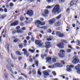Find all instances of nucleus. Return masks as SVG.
Segmentation results:
<instances>
[{"label":"nucleus","mask_w":80,"mask_h":80,"mask_svg":"<svg viewBox=\"0 0 80 80\" xmlns=\"http://www.w3.org/2000/svg\"><path fill=\"white\" fill-rule=\"evenodd\" d=\"M64 44L62 42H60L59 44L57 45V46L59 48H64Z\"/></svg>","instance_id":"obj_8"},{"label":"nucleus","mask_w":80,"mask_h":80,"mask_svg":"<svg viewBox=\"0 0 80 80\" xmlns=\"http://www.w3.org/2000/svg\"><path fill=\"white\" fill-rule=\"evenodd\" d=\"M74 3H75V2H73V1L72 0V1L70 3V7H72V6H73V5H74Z\"/></svg>","instance_id":"obj_30"},{"label":"nucleus","mask_w":80,"mask_h":80,"mask_svg":"<svg viewBox=\"0 0 80 80\" xmlns=\"http://www.w3.org/2000/svg\"><path fill=\"white\" fill-rule=\"evenodd\" d=\"M5 48H7L8 52H9V46L8 44H6Z\"/></svg>","instance_id":"obj_28"},{"label":"nucleus","mask_w":80,"mask_h":80,"mask_svg":"<svg viewBox=\"0 0 80 80\" xmlns=\"http://www.w3.org/2000/svg\"><path fill=\"white\" fill-rule=\"evenodd\" d=\"M60 25V22H58L55 24V26L56 27H58V26H59Z\"/></svg>","instance_id":"obj_29"},{"label":"nucleus","mask_w":80,"mask_h":80,"mask_svg":"<svg viewBox=\"0 0 80 80\" xmlns=\"http://www.w3.org/2000/svg\"><path fill=\"white\" fill-rule=\"evenodd\" d=\"M69 10H70V8H68L66 10V12H69Z\"/></svg>","instance_id":"obj_62"},{"label":"nucleus","mask_w":80,"mask_h":80,"mask_svg":"<svg viewBox=\"0 0 80 80\" xmlns=\"http://www.w3.org/2000/svg\"><path fill=\"white\" fill-rule=\"evenodd\" d=\"M58 11H59V5H56L52 10V12L54 14Z\"/></svg>","instance_id":"obj_1"},{"label":"nucleus","mask_w":80,"mask_h":80,"mask_svg":"<svg viewBox=\"0 0 80 80\" xmlns=\"http://www.w3.org/2000/svg\"><path fill=\"white\" fill-rule=\"evenodd\" d=\"M16 53L17 55H21V54H20V52L19 51H17L16 52Z\"/></svg>","instance_id":"obj_35"},{"label":"nucleus","mask_w":80,"mask_h":80,"mask_svg":"<svg viewBox=\"0 0 80 80\" xmlns=\"http://www.w3.org/2000/svg\"><path fill=\"white\" fill-rule=\"evenodd\" d=\"M52 40L51 38H47V40L48 41H51Z\"/></svg>","instance_id":"obj_49"},{"label":"nucleus","mask_w":80,"mask_h":80,"mask_svg":"<svg viewBox=\"0 0 80 80\" xmlns=\"http://www.w3.org/2000/svg\"><path fill=\"white\" fill-rule=\"evenodd\" d=\"M71 51H72V50L70 49H68L66 50L67 53H70L71 52Z\"/></svg>","instance_id":"obj_27"},{"label":"nucleus","mask_w":80,"mask_h":80,"mask_svg":"<svg viewBox=\"0 0 80 80\" xmlns=\"http://www.w3.org/2000/svg\"><path fill=\"white\" fill-rule=\"evenodd\" d=\"M55 19L54 18L48 21V23H49V24H50V25H52V24L54 23H55Z\"/></svg>","instance_id":"obj_11"},{"label":"nucleus","mask_w":80,"mask_h":80,"mask_svg":"<svg viewBox=\"0 0 80 80\" xmlns=\"http://www.w3.org/2000/svg\"><path fill=\"white\" fill-rule=\"evenodd\" d=\"M51 43L50 42H47L45 43L46 46H45V48H48L50 47V44Z\"/></svg>","instance_id":"obj_13"},{"label":"nucleus","mask_w":80,"mask_h":80,"mask_svg":"<svg viewBox=\"0 0 80 80\" xmlns=\"http://www.w3.org/2000/svg\"><path fill=\"white\" fill-rule=\"evenodd\" d=\"M22 51L24 52V55H26V57H28V56H29V54L28 53V52H27V51L25 50V49H23Z\"/></svg>","instance_id":"obj_15"},{"label":"nucleus","mask_w":80,"mask_h":80,"mask_svg":"<svg viewBox=\"0 0 80 80\" xmlns=\"http://www.w3.org/2000/svg\"><path fill=\"white\" fill-rule=\"evenodd\" d=\"M32 60H33V59H32V58L29 59V61L30 62H31Z\"/></svg>","instance_id":"obj_64"},{"label":"nucleus","mask_w":80,"mask_h":80,"mask_svg":"<svg viewBox=\"0 0 80 80\" xmlns=\"http://www.w3.org/2000/svg\"><path fill=\"white\" fill-rule=\"evenodd\" d=\"M41 58L42 59H44V55L43 54H42L41 55Z\"/></svg>","instance_id":"obj_46"},{"label":"nucleus","mask_w":80,"mask_h":80,"mask_svg":"<svg viewBox=\"0 0 80 80\" xmlns=\"http://www.w3.org/2000/svg\"><path fill=\"white\" fill-rule=\"evenodd\" d=\"M19 60H22V58L20 57H19L18 58Z\"/></svg>","instance_id":"obj_63"},{"label":"nucleus","mask_w":80,"mask_h":80,"mask_svg":"<svg viewBox=\"0 0 80 80\" xmlns=\"http://www.w3.org/2000/svg\"><path fill=\"white\" fill-rule=\"evenodd\" d=\"M18 24V22L17 21H15V22L12 23L11 25L10 26L12 27V26H16V25H17Z\"/></svg>","instance_id":"obj_14"},{"label":"nucleus","mask_w":80,"mask_h":80,"mask_svg":"<svg viewBox=\"0 0 80 80\" xmlns=\"http://www.w3.org/2000/svg\"><path fill=\"white\" fill-rule=\"evenodd\" d=\"M27 14L29 17H32L33 15V12L32 10H29L27 12Z\"/></svg>","instance_id":"obj_7"},{"label":"nucleus","mask_w":80,"mask_h":80,"mask_svg":"<svg viewBox=\"0 0 80 80\" xmlns=\"http://www.w3.org/2000/svg\"><path fill=\"white\" fill-rule=\"evenodd\" d=\"M4 77L6 78H8V74L6 73L5 74Z\"/></svg>","instance_id":"obj_39"},{"label":"nucleus","mask_w":80,"mask_h":80,"mask_svg":"<svg viewBox=\"0 0 80 80\" xmlns=\"http://www.w3.org/2000/svg\"><path fill=\"white\" fill-rule=\"evenodd\" d=\"M6 67L7 69H8L9 71H10V72H11L12 74H13V71H12V69L10 67V65H8V64H7L6 66Z\"/></svg>","instance_id":"obj_9"},{"label":"nucleus","mask_w":80,"mask_h":80,"mask_svg":"<svg viewBox=\"0 0 80 80\" xmlns=\"http://www.w3.org/2000/svg\"><path fill=\"white\" fill-rule=\"evenodd\" d=\"M52 62H56V59L55 58H53L52 59Z\"/></svg>","instance_id":"obj_43"},{"label":"nucleus","mask_w":80,"mask_h":80,"mask_svg":"<svg viewBox=\"0 0 80 80\" xmlns=\"http://www.w3.org/2000/svg\"><path fill=\"white\" fill-rule=\"evenodd\" d=\"M48 33H51L52 32V30L50 29H48Z\"/></svg>","instance_id":"obj_44"},{"label":"nucleus","mask_w":80,"mask_h":80,"mask_svg":"<svg viewBox=\"0 0 80 80\" xmlns=\"http://www.w3.org/2000/svg\"><path fill=\"white\" fill-rule=\"evenodd\" d=\"M26 39L28 40H30V37L29 36H28L26 38Z\"/></svg>","instance_id":"obj_58"},{"label":"nucleus","mask_w":80,"mask_h":80,"mask_svg":"<svg viewBox=\"0 0 80 80\" xmlns=\"http://www.w3.org/2000/svg\"><path fill=\"white\" fill-rule=\"evenodd\" d=\"M49 70H48L47 71H45L43 72V76L44 78H46L47 76H49L50 74L48 72H49Z\"/></svg>","instance_id":"obj_5"},{"label":"nucleus","mask_w":80,"mask_h":80,"mask_svg":"<svg viewBox=\"0 0 80 80\" xmlns=\"http://www.w3.org/2000/svg\"><path fill=\"white\" fill-rule=\"evenodd\" d=\"M41 43V41L38 40H37L35 41V43L36 45H40V43Z\"/></svg>","instance_id":"obj_18"},{"label":"nucleus","mask_w":80,"mask_h":80,"mask_svg":"<svg viewBox=\"0 0 80 80\" xmlns=\"http://www.w3.org/2000/svg\"><path fill=\"white\" fill-rule=\"evenodd\" d=\"M52 73L53 74V75H54V76H55L57 75V73H56V72H55V71L52 72Z\"/></svg>","instance_id":"obj_40"},{"label":"nucleus","mask_w":80,"mask_h":80,"mask_svg":"<svg viewBox=\"0 0 80 80\" xmlns=\"http://www.w3.org/2000/svg\"><path fill=\"white\" fill-rule=\"evenodd\" d=\"M78 57L74 56L73 57V58L74 59L72 61V62L74 64H76L77 63L79 62V59H77Z\"/></svg>","instance_id":"obj_4"},{"label":"nucleus","mask_w":80,"mask_h":80,"mask_svg":"<svg viewBox=\"0 0 80 80\" xmlns=\"http://www.w3.org/2000/svg\"><path fill=\"white\" fill-rule=\"evenodd\" d=\"M77 73H78L80 74V69L77 70Z\"/></svg>","instance_id":"obj_59"},{"label":"nucleus","mask_w":80,"mask_h":80,"mask_svg":"<svg viewBox=\"0 0 80 80\" xmlns=\"http://www.w3.org/2000/svg\"><path fill=\"white\" fill-rule=\"evenodd\" d=\"M61 63L62 64H63V65L65 64V62H64V61H61Z\"/></svg>","instance_id":"obj_52"},{"label":"nucleus","mask_w":80,"mask_h":80,"mask_svg":"<svg viewBox=\"0 0 80 80\" xmlns=\"http://www.w3.org/2000/svg\"><path fill=\"white\" fill-rule=\"evenodd\" d=\"M26 67H27V64L25 63L24 64V69H26Z\"/></svg>","instance_id":"obj_54"},{"label":"nucleus","mask_w":80,"mask_h":80,"mask_svg":"<svg viewBox=\"0 0 80 80\" xmlns=\"http://www.w3.org/2000/svg\"><path fill=\"white\" fill-rule=\"evenodd\" d=\"M61 17V15H59L58 17H56V19H59Z\"/></svg>","instance_id":"obj_41"},{"label":"nucleus","mask_w":80,"mask_h":80,"mask_svg":"<svg viewBox=\"0 0 80 80\" xmlns=\"http://www.w3.org/2000/svg\"><path fill=\"white\" fill-rule=\"evenodd\" d=\"M52 58L50 57H48L47 58H46V63H49L50 64H51L52 63Z\"/></svg>","instance_id":"obj_10"},{"label":"nucleus","mask_w":80,"mask_h":80,"mask_svg":"<svg viewBox=\"0 0 80 80\" xmlns=\"http://www.w3.org/2000/svg\"><path fill=\"white\" fill-rule=\"evenodd\" d=\"M40 25H45V22H42L41 21V22H40Z\"/></svg>","instance_id":"obj_33"},{"label":"nucleus","mask_w":80,"mask_h":80,"mask_svg":"<svg viewBox=\"0 0 80 80\" xmlns=\"http://www.w3.org/2000/svg\"><path fill=\"white\" fill-rule=\"evenodd\" d=\"M74 66L73 65H68L66 66V67L67 68V69H66L67 71V72H72V69L71 68H73Z\"/></svg>","instance_id":"obj_2"},{"label":"nucleus","mask_w":80,"mask_h":80,"mask_svg":"<svg viewBox=\"0 0 80 80\" xmlns=\"http://www.w3.org/2000/svg\"><path fill=\"white\" fill-rule=\"evenodd\" d=\"M54 65L56 67H62V65L58 62L55 63Z\"/></svg>","instance_id":"obj_17"},{"label":"nucleus","mask_w":80,"mask_h":80,"mask_svg":"<svg viewBox=\"0 0 80 80\" xmlns=\"http://www.w3.org/2000/svg\"><path fill=\"white\" fill-rule=\"evenodd\" d=\"M40 21L37 20L35 22V25H37V27H39L38 25H40Z\"/></svg>","instance_id":"obj_16"},{"label":"nucleus","mask_w":80,"mask_h":80,"mask_svg":"<svg viewBox=\"0 0 80 80\" xmlns=\"http://www.w3.org/2000/svg\"><path fill=\"white\" fill-rule=\"evenodd\" d=\"M56 33L57 36H58L59 37H60V38H62V37H63L64 36V34L61 33V32H57Z\"/></svg>","instance_id":"obj_6"},{"label":"nucleus","mask_w":80,"mask_h":80,"mask_svg":"<svg viewBox=\"0 0 80 80\" xmlns=\"http://www.w3.org/2000/svg\"><path fill=\"white\" fill-rule=\"evenodd\" d=\"M68 48H71V49H73V48L71 47V46H70V45H69L68 46Z\"/></svg>","instance_id":"obj_60"},{"label":"nucleus","mask_w":80,"mask_h":80,"mask_svg":"<svg viewBox=\"0 0 80 80\" xmlns=\"http://www.w3.org/2000/svg\"><path fill=\"white\" fill-rule=\"evenodd\" d=\"M23 31L22 30H18V31H12V34H15V33H23Z\"/></svg>","instance_id":"obj_12"},{"label":"nucleus","mask_w":80,"mask_h":80,"mask_svg":"<svg viewBox=\"0 0 80 80\" xmlns=\"http://www.w3.org/2000/svg\"><path fill=\"white\" fill-rule=\"evenodd\" d=\"M78 0H72V2H74L75 3V2H77Z\"/></svg>","instance_id":"obj_55"},{"label":"nucleus","mask_w":80,"mask_h":80,"mask_svg":"<svg viewBox=\"0 0 80 80\" xmlns=\"http://www.w3.org/2000/svg\"><path fill=\"white\" fill-rule=\"evenodd\" d=\"M77 41L78 42V45L79 46H80V41L79 40H77Z\"/></svg>","instance_id":"obj_47"},{"label":"nucleus","mask_w":80,"mask_h":80,"mask_svg":"<svg viewBox=\"0 0 80 80\" xmlns=\"http://www.w3.org/2000/svg\"><path fill=\"white\" fill-rule=\"evenodd\" d=\"M44 13L46 15H47L48 14V13H49V11H48V10L46 9L44 10Z\"/></svg>","instance_id":"obj_22"},{"label":"nucleus","mask_w":80,"mask_h":80,"mask_svg":"<svg viewBox=\"0 0 80 80\" xmlns=\"http://www.w3.org/2000/svg\"><path fill=\"white\" fill-rule=\"evenodd\" d=\"M20 20L21 21L23 20V16H21L20 18Z\"/></svg>","instance_id":"obj_48"},{"label":"nucleus","mask_w":80,"mask_h":80,"mask_svg":"<svg viewBox=\"0 0 80 80\" xmlns=\"http://www.w3.org/2000/svg\"><path fill=\"white\" fill-rule=\"evenodd\" d=\"M63 53H65V51L62 50H60L59 52V53L58 54L59 56L61 58L64 57H65V55Z\"/></svg>","instance_id":"obj_3"},{"label":"nucleus","mask_w":80,"mask_h":80,"mask_svg":"<svg viewBox=\"0 0 80 80\" xmlns=\"http://www.w3.org/2000/svg\"><path fill=\"white\" fill-rule=\"evenodd\" d=\"M41 71V70L40 69H39L38 71V75H42V73L41 72H40Z\"/></svg>","instance_id":"obj_25"},{"label":"nucleus","mask_w":80,"mask_h":80,"mask_svg":"<svg viewBox=\"0 0 80 80\" xmlns=\"http://www.w3.org/2000/svg\"><path fill=\"white\" fill-rule=\"evenodd\" d=\"M7 62L8 63V64H10L11 63L12 61H11V59L10 58H8L7 60H6Z\"/></svg>","instance_id":"obj_21"},{"label":"nucleus","mask_w":80,"mask_h":80,"mask_svg":"<svg viewBox=\"0 0 80 80\" xmlns=\"http://www.w3.org/2000/svg\"><path fill=\"white\" fill-rule=\"evenodd\" d=\"M45 52L46 53H48V49H46L45 51Z\"/></svg>","instance_id":"obj_53"},{"label":"nucleus","mask_w":80,"mask_h":80,"mask_svg":"<svg viewBox=\"0 0 80 80\" xmlns=\"http://www.w3.org/2000/svg\"><path fill=\"white\" fill-rule=\"evenodd\" d=\"M14 5L13 4V3L12 2H11L9 4V6L11 7H13Z\"/></svg>","instance_id":"obj_36"},{"label":"nucleus","mask_w":80,"mask_h":80,"mask_svg":"<svg viewBox=\"0 0 80 80\" xmlns=\"http://www.w3.org/2000/svg\"><path fill=\"white\" fill-rule=\"evenodd\" d=\"M16 29L17 30H18L20 29V27L19 26H17L16 27Z\"/></svg>","instance_id":"obj_56"},{"label":"nucleus","mask_w":80,"mask_h":80,"mask_svg":"<svg viewBox=\"0 0 80 80\" xmlns=\"http://www.w3.org/2000/svg\"><path fill=\"white\" fill-rule=\"evenodd\" d=\"M41 28H43L44 30H45L47 29V27L46 26H43V27H42Z\"/></svg>","instance_id":"obj_42"},{"label":"nucleus","mask_w":80,"mask_h":80,"mask_svg":"<svg viewBox=\"0 0 80 80\" xmlns=\"http://www.w3.org/2000/svg\"><path fill=\"white\" fill-rule=\"evenodd\" d=\"M5 18V16H1L0 17V20H2V19H4Z\"/></svg>","instance_id":"obj_37"},{"label":"nucleus","mask_w":80,"mask_h":80,"mask_svg":"<svg viewBox=\"0 0 80 80\" xmlns=\"http://www.w3.org/2000/svg\"><path fill=\"white\" fill-rule=\"evenodd\" d=\"M4 12H7V8H4Z\"/></svg>","instance_id":"obj_57"},{"label":"nucleus","mask_w":80,"mask_h":80,"mask_svg":"<svg viewBox=\"0 0 80 80\" xmlns=\"http://www.w3.org/2000/svg\"><path fill=\"white\" fill-rule=\"evenodd\" d=\"M32 72L34 75V74H36V71H35V69H33L32 71Z\"/></svg>","instance_id":"obj_34"},{"label":"nucleus","mask_w":80,"mask_h":80,"mask_svg":"<svg viewBox=\"0 0 80 80\" xmlns=\"http://www.w3.org/2000/svg\"><path fill=\"white\" fill-rule=\"evenodd\" d=\"M53 7H54L53 5L48 6L46 7V8L47 9H51V8H53Z\"/></svg>","instance_id":"obj_20"},{"label":"nucleus","mask_w":80,"mask_h":80,"mask_svg":"<svg viewBox=\"0 0 80 80\" xmlns=\"http://www.w3.org/2000/svg\"><path fill=\"white\" fill-rule=\"evenodd\" d=\"M22 30H26V29L25 28L23 27L22 28Z\"/></svg>","instance_id":"obj_61"},{"label":"nucleus","mask_w":80,"mask_h":80,"mask_svg":"<svg viewBox=\"0 0 80 80\" xmlns=\"http://www.w3.org/2000/svg\"><path fill=\"white\" fill-rule=\"evenodd\" d=\"M4 10L2 9V8H0V11L1 12H3Z\"/></svg>","instance_id":"obj_51"},{"label":"nucleus","mask_w":80,"mask_h":80,"mask_svg":"<svg viewBox=\"0 0 80 80\" xmlns=\"http://www.w3.org/2000/svg\"><path fill=\"white\" fill-rule=\"evenodd\" d=\"M65 0H59V3H63L65 2Z\"/></svg>","instance_id":"obj_38"},{"label":"nucleus","mask_w":80,"mask_h":80,"mask_svg":"<svg viewBox=\"0 0 80 80\" xmlns=\"http://www.w3.org/2000/svg\"><path fill=\"white\" fill-rule=\"evenodd\" d=\"M10 65L12 67H14V64L13 63H11Z\"/></svg>","instance_id":"obj_50"},{"label":"nucleus","mask_w":80,"mask_h":80,"mask_svg":"<svg viewBox=\"0 0 80 80\" xmlns=\"http://www.w3.org/2000/svg\"><path fill=\"white\" fill-rule=\"evenodd\" d=\"M19 46L20 48H22L23 47L22 44H20L19 45Z\"/></svg>","instance_id":"obj_45"},{"label":"nucleus","mask_w":80,"mask_h":80,"mask_svg":"<svg viewBox=\"0 0 80 80\" xmlns=\"http://www.w3.org/2000/svg\"><path fill=\"white\" fill-rule=\"evenodd\" d=\"M16 42H18V43H20V39L18 38H16L15 39L13 40V42L16 43Z\"/></svg>","instance_id":"obj_19"},{"label":"nucleus","mask_w":80,"mask_h":80,"mask_svg":"<svg viewBox=\"0 0 80 80\" xmlns=\"http://www.w3.org/2000/svg\"><path fill=\"white\" fill-rule=\"evenodd\" d=\"M35 64L36 65V66H37V67H38V61H35Z\"/></svg>","instance_id":"obj_32"},{"label":"nucleus","mask_w":80,"mask_h":80,"mask_svg":"<svg viewBox=\"0 0 80 80\" xmlns=\"http://www.w3.org/2000/svg\"><path fill=\"white\" fill-rule=\"evenodd\" d=\"M53 0H46V1L48 3H51V2H52Z\"/></svg>","instance_id":"obj_31"},{"label":"nucleus","mask_w":80,"mask_h":80,"mask_svg":"<svg viewBox=\"0 0 80 80\" xmlns=\"http://www.w3.org/2000/svg\"><path fill=\"white\" fill-rule=\"evenodd\" d=\"M38 46L40 47H42V48L45 47V46L43 45V43H41V44H39Z\"/></svg>","instance_id":"obj_23"},{"label":"nucleus","mask_w":80,"mask_h":80,"mask_svg":"<svg viewBox=\"0 0 80 80\" xmlns=\"http://www.w3.org/2000/svg\"><path fill=\"white\" fill-rule=\"evenodd\" d=\"M29 52H30L31 53H34L35 52V49L32 50L31 49H28Z\"/></svg>","instance_id":"obj_24"},{"label":"nucleus","mask_w":80,"mask_h":80,"mask_svg":"<svg viewBox=\"0 0 80 80\" xmlns=\"http://www.w3.org/2000/svg\"><path fill=\"white\" fill-rule=\"evenodd\" d=\"M80 64H78V66H76L75 67V69H76V70H78V69L80 68Z\"/></svg>","instance_id":"obj_26"}]
</instances>
